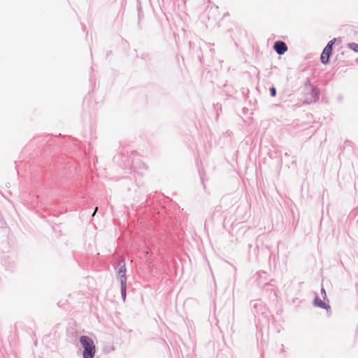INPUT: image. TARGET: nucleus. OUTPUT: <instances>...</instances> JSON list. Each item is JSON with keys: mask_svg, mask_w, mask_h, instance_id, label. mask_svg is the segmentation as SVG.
<instances>
[{"mask_svg": "<svg viewBox=\"0 0 358 358\" xmlns=\"http://www.w3.org/2000/svg\"><path fill=\"white\" fill-rule=\"evenodd\" d=\"M270 92H271V96H275L276 95V90H275V88L274 87H272L271 89H270Z\"/></svg>", "mask_w": 358, "mask_h": 358, "instance_id": "nucleus-8", "label": "nucleus"}, {"mask_svg": "<svg viewBox=\"0 0 358 358\" xmlns=\"http://www.w3.org/2000/svg\"><path fill=\"white\" fill-rule=\"evenodd\" d=\"M321 292L326 296V292H325V289L324 288H322Z\"/></svg>", "mask_w": 358, "mask_h": 358, "instance_id": "nucleus-9", "label": "nucleus"}, {"mask_svg": "<svg viewBox=\"0 0 358 358\" xmlns=\"http://www.w3.org/2000/svg\"><path fill=\"white\" fill-rule=\"evenodd\" d=\"M79 340L84 348L83 352V358H94L96 353V346L93 340L87 336H81Z\"/></svg>", "mask_w": 358, "mask_h": 358, "instance_id": "nucleus-1", "label": "nucleus"}, {"mask_svg": "<svg viewBox=\"0 0 358 358\" xmlns=\"http://www.w3.org/2000/svg\"><path fill=\"white\" fill-rule=\"evenodd\" d=\"M120 285H121V294H122L123 300L124 301L126 299L127 278H124V277L122 278Z\"/></svg>", "mask_w": 358, "mask_h": 358, "instance_id": "nucleus-6", "label": "nucleus"}, {"mask_svg": "<svg viewBox=\"0 0 358 358\" xmlns=\"http://www.w3.org/2000/svg\"><path fill=\"white\" fill-rule=\"evenodd\" d=\"M314 304L316 306H318L320 308H324V309H326L327 311L329 310H330V306L329 305H327L325 301H322V299H320L319 296H316L315 298V300H314Z\"/></svg>", "mask_w": 358, "mask_h": 358, "instance_id": "nucleus-5", "label": "nucleus"}, {"mask_svg": "<svg viewBox=\"0 0 358 358\" xmlns=\"http://www.w3.org/2000/svg\"><path fill=\"white\" fill-rule=\"evenodd\" d=\"M335 41L336 39H332L331 40L328 44L327 45V46L324 48V49L323 50V52H322V55H321V57H320V59H321V62L322 63L326 64L329 62V57L332 53V47H333V45L335 43Z\"/></svg>", "mask_w": 358, "mask_h": 358, "instance_id": "nucleus-2", "label": "nucleus"}, {"mask_svg": "<svg viewBox=\"0 0 358 358\" xmlns=\"http://www.w3.org/2000/svg\"><path fill=\"white\" fill-rule=\"evenodd\" d=\"M348 48L353 51L358 52V44L355 43H350L348 45Z\"/></svg>", "mask_w": 358, "mask_h": 358, "instance_id": "nucleus-7", "label": "nucleus"}, {"mask_svg": "<svg viewBox=\"0 0 358 358\" xmlns=\"http://www.w3.org/2000/svg\"><path fill=\"white\" fill-rule=\"evenodd\" d=\"M97 210H98V208L96 207V209H95V210H94V213H93V216L94 215V214L96 213V212L97 211Z\"/></svg>", "mask_w": 358, "mask_h": 358, "instance_id": "nucleus-10", "label": "nucleus"}, {"mask_svg": "<svg viewBox=\"0 0 358 358\" xmlns=\"http://www.w3.org/2000/svg\"><path fill=\"white\" fill-rule=\"evenodd\" d=\"M273 48L278 55H283L287 50V45L283 41H276Z\"/></svg>", "mask_w": 358, "mask_h": 358, "instance_id": "nucleus-3", "label": "nucleus"}, {"mask_svg": "<svg viewBox=\"0 0 358 358\" xmlns=\"http://www.w3.org/2000/svg\"><path fill=\"white\" fill-rule=\"evenodd\" d=\"M118 271H117V274L120 277V282H121V280H122V278H126V267H125V265H124V263L123 262H120L118 263Z\"/></svg>", "mask_w": 358, "mask_h": 358, "instance_id": "nucleus-4", "label": "nucleus"}]
</instances>
